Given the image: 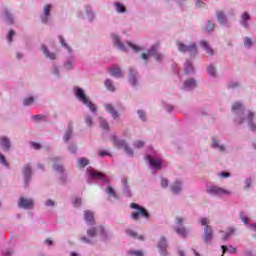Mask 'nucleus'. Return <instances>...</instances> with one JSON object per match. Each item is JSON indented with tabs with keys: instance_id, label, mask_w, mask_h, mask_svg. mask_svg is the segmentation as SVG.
Returning a JSON list of instances; mask_svg holds the SVG:
<instances>
[{
	"instance_id": "6e6d98bb",
	"label": "nucleus",
	"mask_w": 256,
	"mask_h": 256,
	"mask_svg": "<svg viewBox=\"0 0 256 256\" xmlns=\"http://www.w3.org/2000/svg\"><path fill=\"white\" fill-rule=\"evenodd\" d=\"M161 187H163V188L169 187V180L162 178L161 179Z\"/></svg>"
},
{
	"instance_id": "39448f33",
	"label": "nucleus",
	"mask_w": 256,
	"mask_h": 256,
	"mask_svg": "<svg viewBox=\"0 0 256 256\" xmlns=\"http://www.w3.org/2000/svg\"><path fill=\"white\" fill-rule=\"evenodd\" d=\"M111 141H113L115 147H117L118 149H124L126 153H128L131 156L133 155V150L129 148V146H127L125 140H118L117 136L113 135L111 137Z\"/></svg>"
},
{
	"instance_id": "4c0bfd02",
	"label": "nucleus",
	"mask_w": 256,
	"mask_h": 256,
	"mask_svg": "<svg viewBox=\"0 0 256 256\" xmlns=\"http://www.w3.org/2000/svg\"><path fill=\"white\" fill-rule=\"evenodd\" d=\"M185 73L186 75H189V73H193V65L189 61L186 62Z\"/></svg>"
},
{
	"instance_id": "c756f323",
	"label": "nucleus",
	"mask_w": 256,
	"mask_h": 256,
	"mask_svg": "<svg viewBox=\"0 0 256 256\" xmlns=\"http://www.w3.org/2000/svg\"><path fill=\"white\" fill-rule=\"evenodd\" d=\"M104 85L108 91H115V86L113 85V81H111V79L105 80Z\"/></svg>"
},
{
	"instance_id": "412c9836",
	"label": "nucleus",
	"mask_w": 256,
	"mask_h": 256,
	"mask_svg": "<svg viewBox=\"0 0 256 256\" xmlns=\"http://www.w3.org/2000/svg\"><path fill=\"white\" fill-rule=\"evenodd\" d=\"M0 145L3 149L9 150L11 147V142L9 141V138L3 136L0 138Z\"/></svg>"
},
{
	"instance_id": "c9c22d12",
	"label": "nucleus",
	"mask_w": 256,
	"mask_h": 256,
	"mask_svg": "<svg viewBox=\"0 0 256 256\" xmlns=\"http://www.w3.org/2000/svg\"><path fill=\"white\" fill-rule=\"evenodd\" d=\"M34 102H35V98H33V96H31V97L24 99L23 105L25 107H29V105H33Z\"/></svg>"
},
{
	"instance_id": "f257e3e1",
	"label": "nucleus",
	"mask_w": 256,
	"mask_h": 256,
	"mask_svg": "<svg viewBox=\"0 0 256 256\" xmlns=\"http://www.w3.org/2000/svg\"><path fill=\"white\" fill-rule=\"evenodd\" d=\"M74 93L77 99H79V101L86 105L90 109V111H92V113H95V111H97V106L93 102L89 101V98H87L83 89L76 87L74 88Z\"/></svg>"
},
{
	"instance_id": "58836bf2",
	"label": "nucleus",
	"mask_w": 256,
	"mask_h": 256,
	"mask_svg": "<svg viewBox=\"0 0 256 256\" xmlns=\"http://www.w3.org/2000/svg\"><path fill=\"white\" fill-rule=\"evenodd\" d=\"M32 119H34V121H45V119H47V116H45V114L33 115Z\"/></svg>"
},
{
	"instance_id": "f03ea898",
	"label": "nucleus",
	"mask_w": 256,
	"mask_h": 256,
	"mask_svg": "<svg viewBox=\"0 0 256 256\" xmlns=\"http://www.w3.org/2000/svg\"><path fill=\"white\" fill-rule=\"evenodd\" d=\"M199 222L202 227H204V242L211 243V241H213V227L210 225L211 221L207 218H201Z\"/></svg>"
},
{
	"instance_id": "dca6fc26",
	"label": "nucleus",
	"mask_w": 256,
	"mask_h": 256,
	"mask_svg": "<svg viewBox=\"0 0 256 256\" xmlns=\"http://www.w3.org/2000/svg\"><path fill=\"white\" fill-rule=\"evenodd\" d=\"M201 47H203V49H205L207 55H215V51L213 50V48H211V46H209V42L202 40L200 42Z\"/></svg>"
},
{
	"instance_id": "72a5a7b5",
	"label": "nucleus",
	"mask_w": 256,
	"mask_h": 256,
	"mask_svg": "<svg viewBox=\"0 0 256 256\" xmlns=\"http://www.w3.org/2000/svg\"><path fill=\"white\" fill-rule=\"evenodd\" d=\"M222 250H223V254L227 253V251L229 253H237V248L233 247V246H222Z\"/></svg>"
},
{
	"instance_id": "4468645a",
	"label": "nucleus",
	"mask_w": 256,
	"mask_h": 256,
	"mask_svg": "<svg viewBox=\"0 0 256 256\" xmlns=\"http://www.w3.org/2000/svg\"><path fill=\"white\" fill-rule=\"evenodd\" d=\"M105 109L107 113L112 115L113 119H119V112L116 111L115 107H113L111 104H105Z\"/></svg>"
},
{
	"instance_id": "c03bdc74",
	"label": "nucleus",
	"mask_w": 256,
	"mask_h": 256,
	"mask_svg": "<svg viewBox=\"0 0 256 256\" xmlns=\"http://www.w3.org/2000/svg\"><path fill=\"white\" fill-rule=\"evenodd\" d=\"M243 107V104H241L240 102H235L232 105V111H239V109H241Z\"/></svg>"
},
{
	"instance_id": "de8ad7c7",
	"label": "nucleus",
	"mask_w": 256,
	"mask_h": 256,
	"mask_svg": "<svg viewBox=\"0 0 256 256\" xmlns=\"http://www.w3.org/2000/svg\"><path fill=\"white\" fill-rule=\"evenodd\" d=\"M206 29L208 32L213 31L215 29V24L212 21H208Z\"/></svg>"
},
{
	"instance_id": "680f3d73",
	"label": "nucleus",
	"mask_w": 256,
	"mask_h": 256,
	"mask_svg": "<svg viewBox=\"0 0 256 256\" xmlns=\"http://www.w3.org/2000/svg\"><path fill=\"white\" fill-rule=\"evenodd\" d=\"M31 146L33 147V149H36V150L41 149V144L37 142H31Z\"/></svg>"
},
{
	"instance_id": "79ce46f5",
	"label": "nucleus",
	"mask_w": 256,
	"mask_h": 256,
	"mask_svg": "<svg viewBox=\"0 0 256 256\" xmlns=\"http://www.w3.org/2000/svg\"><path fill=\"white\" fill-rule=\"evenodd\" d=\"M234 233H235V229L234 228H229L228 232L223 237V241H227V239H229V237H231V235H233Z\"/></svg>"
},
{
	"instance_id": "0e129e2a",
	"label": "nucleus",
	"mask_w": 256,
	"mask_h": 256,
	"mask_svg": "<svg viewBox=\"0 0 256 256\" xmlns=\"http://www.w3.org/2000/svg\"><path fill=\"white\" fill-rule=\"evenodd\" d=\"M183 221H185V219H183L181 217H177L176 218V225H183Z\"/></svg>"
},
{
	"instance_id": "49530a36",
	"label": "nucleus",
	"mask_w": 256,
	"mask_h": 256,
	"mask_svg": "<svg viewBox=\"0 0 256 256\" xmlns=\"http://www.w3.org/2000/svg\"><path fill=\"white\" fill-rule=\"evenodd\" d=\"M244 45H245V47H251V45H253V40H251V38H249V37H246L244 39Z\"/></svg>"
},
{
	"instance_id": "4be33fe9",
	"label": "nucleus",
	"mask_w": 256,
	"mask_h": 256,
	"mask_svg": "<svg viewBox=\"0 0 256 256\" xmlns=\"http://www.w3.org/2000/svg\"><path fill=\"white\" fill-rule=\"evenodd\" d=\"M41 50L43 51L45 57H47L48 59H51V60H55L56 59L55 53H50L49 49H47V46L42 45Z\"/></svg>"
},
{
	"instance_id": "338daca9",
	"label": "nucleus",
	"mask_w": 256,
	"mask_h": 256,
	"mask_svg": "<svg viewBox=\"0 0 256 256\" xmlns=\"http://www.w3.org/2000/svg\"><path fill=\"white\" fill-rule=\"evenodd\" d=\"M98 155H99V157H107V155L109 156L111 154H109V152H107V151H100Z\"/></svg>"
},
{
	"instance_id": "c85d7f7f",
	"label": "nucleus",
	"mask_w": 256,
	"mask_h": 256,
	"mask_svg": "<svg viewBox=\"0 0 256 256\" xmlns=\"http://www.w3.org/2000/svg\"><path fill=\"white\" fill-rule=\"evenodd\" d=\"M4 19L9 23V25H13V15L10 11L6 10L4 12Z\"/></svg>"
},
{
	"instance_id": "cd10ccee",
	"label": "nucleus",
	"mask_w": 256,
	"mask_h": 256,
	"mask_svg": "<svg viewBox=\"0 0 256 256\" xmlns=\"http://www.w3.org/2000/svg\"><path fill=\"white\" fill-rule=\"evenodd\" d=\"M114 5L117 13H125V11H127V8H125V5L119 2H115Z\"/></svg>"
},
{
	"instance_id": "a19ab883",
	"label": "nucleus",
	"mask_w": 256,
	"mask_h": 256,
	"mask_svg": "<svg viewBox=\"0 0 256 256\" xmlns=\"http://www.w3.org/2000/svg\"><path fill=\"white\" fill-rule=\"evenodd\" d=\"M234 233H235V229L234 228H229L228 232L223 237V241H227V239H229V237H231V235H233Z\"/></svg>"
},
{
	"instance_id": "09e8293b",
	"label": "nucleus",
	"mask_w": 256,
	"mask_h": 256,
	"mask_svg": "<svg viewBox=\"0 0 256 256\" xmlns=\"http://www.w3.org/2000/svg\"><path fill=\"white\" fill-rule=\"evenodd\" d=\"M144 145H145V142L141 140H138L134 143V146L136 147V149H141V147H144Z\"/></svg>"
},
{
	"instance_id": "69168bd1",
	"label": "nucleus",
	"mask_w": 256,
	"mask_h": 256,
	"mask_svg": "<svg viewBox=\"0 0 256 256\" xmlns=\"http://www.w3.org/2000/svg\"><path fill=\"white\" fill-rule=\"evenodd\" d=\"M46 206H47V207H53V206H55V201H53V200H47V201H46Z\"/></svg>"
},
{
	"instance_id": "a18cd8bd",
	"label": "nucleus",
	"mask_w": 256,
	"mask_h": 256,
	"mask_svg": "<svg viewBox=\"0 0 256 256\" xmlns=\"http://www.w3.org/2000/svg\"><path fill=\"white\" fill-rule=\"evenodd\" d=\"M81 203H82L81 198H74L72 200V205H74V207H81Z\"/></svg>"
},
{
	"instance_id": "aec40b11",
	"label": "nucleus",
	"mask_w": 256,
	"mask_h": 256,
	"mask_svg": "<svg viewBox=\"0 0 256 256\" xmlns=\"http://www.w3.org/2000/svg\"><path fill=\"white\" fill-rule=\"evenodd\" d=\"M197 87V82H195V79L191 78L188 79L184 82V88L189 90V89H195Z\"/></svg>"
},
{
	"instance_id": "ea45409f",
	"label": "nucleus",
	"mask_w": 256,
	"mask_h": 256,
	"mask_svg": "<svg viewBox=\"0 0 256 256\" xmlns=\"http://www.w3.org/2000/svg\"><path fill=\"white\" fill-rule=\"evenodd\" d=\"M213 147H217L220 151H225L224 145H219V142L216 139H212Z\"/></svg>"
},
{
	"instance_id": "8fccbe9b",
	"label": "nucleus",
	"mask_w": 256,
	"mask_h": 256,
	"mask_svg": "<svg viewBox=\"0 0 256 256\" xmlns=\"http://www.w3.org/2000/svg\"><path fill=\"white\" fill-rule=\"evenodd\" d=\"M240 219L245 225H249V218L245 217L243 212H240Z\"/></svg>"
},
{
	"instance_id": "e2e57ef3",
	"label": "nucleus",
	"mask_w": 256,
	"mask_h": 256,
	"mask_svg": "<svg viewBox=\"0 0 256 256\" xmlns=\"http://www.w3.org/2000/svg\"><path fill=\"white\" fill-rule=\"evenodd\" d=\"M54 169L60 173L63 172V166L60 164H54Z\"/></svg>"
},
{
	"instance_id": "393cba45",
	"label": "nucleus",
	"mask_w": 256,
	"mask_h": 256,
	"mask_svg": "<svg viewBox=\"0 0 256 256\" xmlns=\"http://www.w3.org/2000/svg\"><path fill=\"white\" fill-rule=\"evenodd\" d=\"M171 191H172V193H174L175 195H177L178 193H181V182L176 181V182L171 186Z\"/></svg>"
},
{
	"instance_id": "0eeeda50",
	"label": "nucleus",
	"mask_w": 256,
	"mask_h": 256,
	"mask_svg": "<svg viewBox=\"0 0 256 256\" xmlns=\"http://www.w3.org/2000/svg\"><path fill=\"white\" fill-rule=\"evenodd\" d=\"M146 161H149L150 166L154 169H161L163 166V160L161 158H154L153 156L147 155Z\"/></svg>"
},
{
	"instance_id": "3c124183",
	"label": "nucleus",
	"mask_w": 256,
	"mask_h": 256,
	"mask_svg": "<svg viewBox=\"0 0 256 256\" xmlns=\"http://www.w3.org/2000/svg\"><path fill=\"white\" fill-rule=\"evenodd\" d=\"M14 35H15V30H10L9 34L7 36V40L9 41V43H11L13 41Z\"/></svg>"
},
{
	"instance_id": "7c9ffc66",
	"label": "nucleus",
	"mask_w": 256,
	"mask_h": 256,
	"mask_svg": "<svg viewBox=\"0 0 256 256\" xmlns=\"http://www.w3.org/2000/svg\"><path fill=\"white\" fill-rule=\"evenodd\" d=\"M216 15L219 23H225L227 21V17L225 16V13H223V11L217 12Z\"/></svg>"
},
{
	"instance_id": "603ef678",
	"label": "nucleus",
	"mask_w": 256,
	"mask_h": 256,
	"mask_svg": "<svg viewBox=\"0 0 256 256\" xmlns=\"http://www.w3.org/2000/svg\"><path fill=\"white\" fill-rule=\"evenodd\" d=\"M85 123L88 127H91V125H93V118L91 116H86Z\"/></svg>"
},
{
	"instance_id": "37998d69",
	"label": "nucleus",
	"mask_w": 256,
	"mask_h": 256,
	"mask_svg": "<svg viewBox=\"0 0 256 256\" xmlns=\"http://www.w3.org/2000/svg\"><path fill=\"white\" fill-rule=\"evenodd\" d=\"M101 129H104V131H109V123H107L105 120H102L100 122Z\"/></svg>"
},
{
	"instance_id": "864d4df0",
	"label": "nucleus",
	"mask_w": 256,
	"mask_h": 256,
	"mask_svg": "<svg viewBox=\"0 0 256 256\" xmlns=\"http://www.w3.org/2000/svg\"><path fill=\"white\" fill-rule=\"evenodd\" d=\"M128 45H129V47H131V49H133V51H136V53L138 51H141V48H139V46H137V45H135V44H133L131 42H128Z\"/></svg>"
},
{
	"instance_id": "2f4dec72",
	"label": "nucleus",
	"mask_w": 256,
	"mask_h": 256,
	"mask_svg": "<svg viewBox=\"0 0 256 256\" xmlns=\"http://www.w3.org/2000/svg\"><path fill=\"white\" fill-rule=\"evenodd\" d=\"M73 136V128L71 126L68 127L65 135H64V141H69V139H71V137Z\"/></svg>"
},
{
	"instance_id": "13d9d810",
	"label": "nucleus",
	"mask_w": 256,
	"mask_h": 256,
	"mask_svg": "<svg viewBox=\"0 0 256 256\" xmlns=\"http://www.w3.org/2000/svg\"><path fill=\"white\" fill-rule=\"evenodd\" d=\"M0 162L5 165V167H8L9 164L7 163V160L5 159V156L3 154H0Z\"/></svg>"
},
{
	"instance_id": "2eb2a0df",
	"label": "nucleus",
	"mask_w": 256,
	"mask_h": 256,
	"mask_svg": "<svg viewBox=\"0 0 256 256\" xmlns=\"http://www.w3.org/2000/svg\"><path fill=\"white\" fill-rule=\"evenodd\" d=\"M112 41H113V44L115 45V47H118L120 49V51H127V49L125 48V45L123 43H121L119 36L112 35Z\"/></svg>"
},
{
	"instance_id": "1a4fd4ad",
	"label": "nucleus",
	"mask_w": 256,
	"mask_h": 256,
	"mask_svg": "<svg viewBox=\"0 0 256 256\" xmlns=\"http://www.w3.org/2000/svg\"><path fill=\"white\" fill-rule=\"evenodd\" d=\"M158 51H159V44H155L148 50V55L155 57L156 61H162L163 54H160Z\"/></svg>"
},
{
	"instance_id": "5701e85b",
	"label": "nucleus",
	"mask_w": 256,
	"mask_h": 256,
	"mask_svg": "<svg viewBox=\"0 0 256 256\" xmlns=\"http://www.w3.org/2000/svg\"><path fill=\"white\" fill-rule=\"evenodd\" d=\"M23 175L26 183H29V179H31V166L26 165L23 169Z\"/></svg>"
},
{
	"instance_id": "bf43d9fd",
	"label": "nucleus",
	"mask_w": 256,
	"mask_h": 256,
	"mask_svg": "<svg viewBox=\"0 0 256 256\" xmlns=\"http://www.w3.org/2000/svg\"><path fill=\"white\" fill-rule=\"evenodd\" d=\"M129 255H132V256H143V252H141V251H130Z\"/></svg>"
},
{
	"instance_id": "5fc2aeb1",
	"label": "nucleus",
	"mask_w": 256,
	"mask_h": 256,
	"mask_svg": "<svg viewBox=\"0 0 256 256\" xmlns=\"http://www.w3.org/2000/svg\"><path fill=\"white\" fill-rule=\"evenodd\" d=\"M137 113H138L140 119H142V121H147V118L145 116V112L144 111L138 110Z\"/></svg>"
},
{
	"instance_id": "423d86ee",
	"label": "nucleus",
	"mask_w": 256,
	"mask_h": 256,
	"mask_svg": "<svg viewBox=\"0 0 256 256\" xmlns=\"http://www.w3.org/2000/svg\"><path fill=\"white\" fill-rule=\"evenodd\" d=\"M207 193L209 195H216L218 197H221V195H231V191L221 188L219 186H211L207 189Z\"/></svg>"
},
{
	"instance_id": "e433bc0d",
	"label": "nucleus",
	"mask_w": 256,
	"mask_h": 256,
	"mask_svg": "<svg viewBox=\"0 0 256 256\" xmlns=\"http://www.w3.org/2000/svg\"><path fill=\"white\" fill-rule=\"evenodd\" d=\"M106 192L110 195V197H114V199H117V193L115 192L113 187L108 186Z\"/></svg>"
},
{
	"instance_id": "4d7b16f0",
	"label": "nucleus",
	"mask_w": 256,
	"mask_h": 256,
	"mask_svg": "<svg viewBox=\"0 0 256 256\" xmlns=\"http://www.w3.org/2000/svg\"><path fill=\"white\" fill-rule=\"evenodd\" d=\"M208 73L209 75H211L212 77H215V67L213 66H208Z\"/></svg>"
},
{
	"instance_id": "7ed1b4c3",
	"label": "nucleus",
	"mask_w": 256,
	"mask_h": 256,
	"mask_svg": "<svg viewBox=\"0 0 256 256\" xmlns=\"http://www.w3.org/2000/svg\"><path fill=\"white\" fill-rule=\"evenodd\" d=\"M131 209H136L138 212H132L131 217L134 221H139V215H142L144 219H149V212L144 207L140 206L137 203L130 204Z\"/></svg>"
},
{
	"instance_id": "f8f14e48",
	"label": "nucleus",
	"mask_w": 256,
	"mask_h": 256,
	"mask_svg": "<svg viewBox=\"0 0 256 256\" xmlns=\"http://www.w3.org/2000/svg\"><path fill=\"white\" fill-rule=\"evenodd\" d=\"M84 219L89 225H93L95 223V215L91 210L84 211Z\"/></svg>"
},
{
	"instance_id": "f704fd0d",
	"label": "nucleus",
	"mask_w": 256,
	"mask_h": 256,
	"mask_svg": "<svg viewBox=\"0 0 256 256\" xmlns=\"http://www.w3.org/2000/svg\"><path fill=\"white\" fill-rule=\"evenodd\" d=\"M89 165V160L87 158H80L78 160V167H87Z\"/></svg>"
},
{
	"instance_id": "052dcab7",
	"label": "nucleus",
	"mask_w": 256,
	"mask_h": 256,
	"mask_svg": "<svg viewBox=\"0 0 256 256\" xmlns=\"http://www.w3.org/2000/svg\"><path fill=\"white\" fill-rule=\"evenodd\" d=\"M59 39L62 47H66V49H69V46L67 45V43H65V39L63 38V36H59Z\"/></svg>"
},
{
	"instance_id": "bb28decb",
	"label": "nucleus",
	"mask_w": 256,
	"mask_h": 256,
	"mask_svg": "<svg viewBox=\"0 0 256 256\" xmlns=\"http://www.w3.org/2000/svg\"><path fill=\"white\" fill-rule=\"evenodd\" d=\"M126 234L129 235V237H133L134 239H140V241H143V236H139L137 234V232L133 231V230H126Z\"/></svg>"
},
{
	"instance_id": "20e7f679",
	"label": "nucleus",
	"mask_w": 256,
	"mask_h": 256,
	"mask_svg": "<svg viewBox=\"0 0 256 256\" xmlns=\"http://www.w3.org/2000/svg\"><path fill=\"white\" fill-rule=\"evenodd\" d=\"M178 50L181 53H190V55H197V44L192 43L190 46L183 44L182 42H177Z\"/></svg>"
},
{
	"instance_id": "774afa93",
	"label": "nucleus",
	"mask_w": 256,
	"mask_h": 256,
	"mask_svg": "<svg viewBox=\"0 0 256 256\" xmlns=\"http://www.w3.org/2000/svg\"><path fill=\"white\" fill-rule=\"evenodd\" d=\"M230 176H231V174L228 173V172H221L220 173V177H223V178H227V177H230Z\"/></svg>"
},
{
	"instance_id": "473e14b6",
	"label": "nucleus",
	"mask_w": 256,
	"mask_h": 256,
	"mask_svg": "<svg viewBox=\"0 0 256 256\" xmlns=\"http://www.w3.org/2000/svg\"><path fill=\"white\" fill-rule=\"evenodd\" d=\"M175 231L178 235H181V237H187V229H185V227H178Z\"/></svg>"
},
{
	"instance_id": "a878e982",
	"label": "nucleus",
	"mask_w": 256,
	"mask_h": 256,
	"mask_svg": "<svg viewBox=\"0 0 256 256\" xmlns=\"http://www.w3.org/2000/svg\"><path fill=\"white\" fill-rule=\"evenodd\" d=\"M249 19H251V16L249 15V13L244 12L242 14V21H241V24L243 25V27H249V24L247 23Z\"/></svg>"
},
{
	"instance_id": "ddd939ff",
	"label": "nucleus",
	"mask_w": 256,
	"mask_h": 256,
	"mask_svg": "<svg viewBox=\"0 0 256 256\" xmlns=\"http://www.w3.org/2000/svg\"><path fill=\"white\" fill-rule=\"evenodd\" d=\"M97 231H100L102 235L103 233H105V229L103 228V226H99L98 228L92 227L87 230L88 237H97Z\"/></svg>"
},
{
	"instance_id": "6ab92c4d",
	"label": "nucleus",
	"mask_w": 256,
	"mask_h": 256,
	"mask_svg": "<svg viewBox=\"0 0 256 256\" xmlns=\"http://www.w3.org/2000/svg\"><path fill=\"white\" fill-rule=\"evenodd\" d=\"M129 82L133 87L137 85V72L133 69L129 72Z\"/></svg>"
},
{
	"instance_id": "6e6552de",
	"label": "nucleus",
	"mask_w": 256,
	"mask_h": 256,
	"mask_svg": "<svg viewBox=\"0 0 256 256\" xmlns=\"http://www.w3.org/2000/svg\"><path fill=\"white\" fill-rule=\"evenodd\" d=\"M35 203L33 202V199H27L21 197L18 202V206L22 209H33Z\"/></svg>"
},
{
	"instance_id": "9d476101",
	"label": "nucleus",
	"mask_w": 256,
	"mask_h": 256,
	"mask_svg": "<svg viewBox=\"0 0 256 256\" xmlns=\"http://www.w3.org/2000/svg\"><path fill=\"white\" fill-rule=\"evenodd\" d=\"M87 175H89V177H91V179H105V174H103L102 172H99L97 170H94L91 167H88L86 169Z\"/></svg>"
},
{
	"instance_id": "f3484780",
	"label": "nucleus",
	"mask_w": 256,
	"mask_h": 256,
	"mask_svg": "<svg viewBox=\"0 0 256 256\" xmlns=\"http://www.w3.org/2000/svg\"><path fill=\"white\" fill-rule=\"evenodd\" d=\"M108 73L112 75V77H123V74L121 73V68L117 66H113L108 69Z\"/></svg>"
},
{
	"instance_id": "9b49d317",
	"label": "nucleus",
	"mask_w": 256,
	"mask_h": 256,
	"mask_svg": "<svg viewBox=\"0 0 256 256\" xmlns=\"http://www.w3.org/2000/svg\"><path fill=\"white\" fill-rule=\"evenodd\" d=\"M158 249L160 252V255L167 256V239L165 237H161L158 242Z\"/></svg>"
},
{
	"instance_id": "b1692460",
	"label": "nucleus",
	"mask_w": 256,
	"mask_h": 256,
	"mask_svg": "<svg viewBox=\"0 0 256 256\" xmlns=\"http://www.w3.org/2000/svg\"><path fill=\"white\" fill-rule=\"evenodd\" d=\"M253 117H255V113L249 112L248 114L249 127L251 131H256V124L253 123Z\"/></svg>"
},
{
	"instance_id": "a211bd4d",
	"label": "nucleus",
	"mask_w": 256,
	"mask_h": 256,
	"mask_svg": "<svg viewBox=\"0 0 256 256\" xmlns=\"http://www.w3.org/2000/svg\"><path fill=\"white\" fill-rule=\"evenodd\" d=\"M51 7H52L51 4H47L44 7V14L41 17L42 22L47 23V21H49V15L51 13Z\"/></svg>"
}]
</instances>
